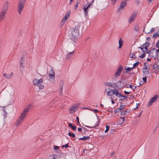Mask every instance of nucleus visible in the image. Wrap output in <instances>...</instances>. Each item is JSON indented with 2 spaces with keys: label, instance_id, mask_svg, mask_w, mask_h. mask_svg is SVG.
<instances>
[{
  "label": "nucleus",
  "instance_id": "1",
  "mask_svg": "<svg viewBox=\"0 0 159 159\" xmlns=\"http://www.w3.org/2000/svg\"><path fill=\"white\" fill-rule=\"evenodd\" d=\"M80 28V25L78 24L75 26L74 28H72L70 30L71 32V39L74 43L75 42L76 40H77L78 37L79 36V29Z\"/></svg>",
  "mask_w": 159,
  "mask_h": 159
},
{
  "label": "nucleus",
  "instance_id": "2",
  "mask_svg": "<svg viewBox=\"0 0 159 159\" xmlns=\"http://www.w3.org/2000/svg\"><path fill=\"white\" fill-rule=\"evenodd\" d=\"M28 111V110L27 108H25L24 110L21 114L20 116L16 122V125L17 126H18L23 122L24 117L26 115V113Z\"/></svg>",
  "mask_w": 159,
  "mask_h": 159
},
{
  "label": "nucleus",
  "instance_id": "3",
  "mask_svg": "<svg viewBox=\"0 0 159 159\" xmlns=\"http://www.w3.org/2000/svg\"><path fill=\"white\" fill-rule=\"evenodd\" d=\"M26 0H19L18 2V11L20 14H21V12L23 10Z\"/></svg>",
  "mask_w": 159,
  "mask_h": 159
},
{
  "label": "nucleus",
  "instance_id": "4",
  "mask_svg": "<svg viewBox=\"0 0 159 159\" xmlns=\"http://www.w3.org/2000/svg\"><path fill=\"white\" fill-rule=\"evenodd\" d=\"M159 97V95H155L148 102V104L147 105L148 107H149L153 103L156 102L158 98Z\"/></svg>",
  "mask_w": 159,
  "mask_h": 159
},
{
  "label": "nucleus",
  "instance_id": "5",
  "mask_svg": "<svg viewBox=\"0 0 159 159\" xmlns=\"http://www.w3.org/2000/svg\"><path fill=\"white\" fill-rule=\"evenodd\" d=\"M123 69V67L120 65L119 66L117 69V70L116 71L115 75L114 76V80H116V79L117 77L119 76L121 72Z\"/></svg>",
  "mask_w": 159,
  "mask_h": 159
},
{
  "label": "nucleus",
  "instance_id": "6",
  "mask_svg": "<svg viewBox=\"0 0 159 159\" xmlns=\"http://www.w3.org/2000/svg\"><path fill=\"white\" fill-rule=\"evenodd\" d=\"M149 65L145 63H144L143 67V72L144 75H146L149 73V69L148 68Z\"/></svg>",
  "mask_w": 159,
  "mask_h": 159
},
{
  "label": "nucleus",
  "instance_id": "7",
  "mask_svg": "<svg viewBox=\"0 0 159 159\" xmlns=\"http://www.w3.org/2000/svg\"><path fill=\"white\" fill-rule=\"evenodd\" d=\"M91 3H88L87 4L84 6L83 9L85 16H88L89 8L91 6Z\"/></svg>",
  "mask_w": 159,
  "mask_h": 159
},
{
  "label": "nucleus",
  "instance_id": "8",
  "mask_svg": "<svg viewBox=\"0 0 159 159\" xmlns=\"http://www.w3.org/2000/svg\"><path fill=\"white\" fill-rule=\"evenodd\" d=\"M150 45L149 42H146L144 43L141 45L140 47H139V48L141 49L142 51H143V50H144V49L147 50L148 48L149 47Z\"/></svg>",
  "mask_w": 159,
  "mask_h": 159
},
{
  "label": "nucleus",
  "instance_id": "9",
  "mask_svg": "<svg viewBox=\"0 0 159 159\" xmlns=\"http://www.w3.org/2000/svg\"><path fill=\"white\" fill-rule=\"evenodd\" d=\"M8 2L7 1L2 8L1 12L6 13L8 8Z\"/></svg>",
  "mask_w": 159,
  "mask_h": 159
},
{
  "label": "nucleus",
  "instance_id": "10",
  "mask_svg": "<svg viewBox=\"0 0 159 159\" xmlns=\"http://www.w3.org/2000/svg\"><path fill=\"white\" fill-rule=\"evenodd\" d=\"M137 13L136 12H134L132 14L131 16L130 17L128 20L129 23H130L131 22L134 21L135 17L136 16Z\"/></svg>",
  "mask_w": 159,
  "mask_h": 159
},
{
  "label": "nucleus",
  "instance_id": "11",
  "mask_svg": "<svg viewBox=\"0 0 159 159\" xmlns=\"http://www.w3.org/2000/svg\"><path fill=\"white\" fill-rule=\"evenodd\" d=\"M104 84L106 86H108V87L112 88L118 87V85L116 83H112L111 82H105L104 83Z\"/></svg>",
  "mask_w": 159,
  "mask_h": 159
},
{
  "label": "nucleus",
  "instance_id": "12",
  "mask_svg": "<svg viewBox=\"0 0 159 159\" xmlns=\"http://www.w3.org/2000/svg\"><path fill=\"white\" fill-rule=\"evenodd\" d=\"M33 84L34 85H37L38 86H39V84L43 82V79H40L38 80L37 79H35L33 80Z\"/></svg>",
  "mask_w": 159,
  "mask_h": 159
},
{
  "label": "nucleus",
  "instance_id": "13",
  "mask_svg": "<svg viewBox=\"0 0 159 159\" xmlns=\"http://www.w3.org/2000/svg\"><path fill=\"white\" fill-rule=\"evenodd\" d=\"M48 75L50 78L52 79L53 80L55 78V73L52 69H51L50 70V71L48 73Z\"/></svg>",
  "mask_w": 159,
  "mask_h": 159
},
{
  "label": "nucleus",
  "instance_id": "14",
  "mask_svg": "<svg viewBox=\"0 0 159 159\" xmlns=\"http://www.w3.org/2000/svg\"><path fill=\"white\" fill-rule=\"evenodd\" d=\"M127 1L125 0V2H121L120 7L118 9V11H119L120 10L123 9L125 6L126 5V1Z\"/></svg>",
  "mask_w": 159,
  "mask_h": 159
},
{
  "label": "nucleus",
  "instance_id": "15",
  "mask_svg": "<svg viewBox=\"0 0 159 159\" xmlns=\"http://www.w3.org/2000/svg\"><path fill=\"white\" fill-rule=\"evenodd\" d=\"M123 41L122 39L121 38H120L119 41V46L118 47V49H120L121 48L123 44Z\"/></svg>",
  "mask_w": 159,
  "mask_h": 159
},
{
  "label": "nucleus",
  "instance_id": "16",
  "mask_svg": "<svg viewBox=\"0 0 159 159\" xmlns=\"http://www.w3.org/2000/svg\"><path fill=\"white\" fill-rule=\"evenodd\" d=\"M74 53V51H73L72 52H70V53H68L66 56V59H68L70 58L73 55Z\"/></svg>",
  "mask_w": 159,
  "mask_h": 159
},
{
  "label": "nucleus",
  "instance_id": "17",
  "mask_svg": "<svg viewBox=\"0 0 159 159\" xmlns=\"http://www.w3.org/2000/svg\"><path fill=\"white\" fill-rule=\"evenodd\" d=\"M6 13L1 12L0 14V22L3 20L5 18V16Z\"/></svg>",
  "mask_w": 159,
  "mask_h": 159
},
{
  "label": "nucleus",
  "instance_id": "18",
  "mask_svg": "<svg viewBox=\"0 0 159 159\" xmlns=\"http://www.w3.org/2000/svg\"><path fill=\"white\" fill-rule=\"evenodd\" d=\"M23 57H22L21 58V61H20V70L22 71L23 70V69L24 68V66H22V64L23 63V62L24 61L23 60Z\"/></svg>",
  "mask_w": 159,
  "mask_h": 159
},
{
  "label": "nucleus",
  "instance_id": "19",
  "mask_svg": "<svg viewBox=\"0 0 159 159\" xmlns=\"http://www.w3.org/2000/svg\"><path fill=\"white\" fill-rule=\"evenodd\" d=\"M13 73H11V74H7L6 73H4L3 74V76L5 77L6 78L9 79L11 78L12 76Z\"/></svg>",
  "mask_w": 159,
  "mask_h": 159
},
{
  "label": "nucleus",
  "instance_id": "20",
  "mask_svg": "<svg viewBox=\"0 0 159 159\" xmlns=\"http://www.w3.org/2000/svg\"><path fill=\"white\" fill-rule=\"evenodd\" d=\"M70 11H68L65 15V17L64 18L66 20H67L68 19V18L70 16Z\"/></svg>",
  "mask_w": 159,
  "mask_h": 159
},
{
  "label": "nucleus",
  "instance_id": "21",
  "mask_svg": "<svg viewBox=\"0 0 159 159\" xmlns=\"http://www.w3.org/2000/svg\"><path fill=\"white\" fill-rule=\"evenodd\" d=\"M68 126L73 130H76V127L75 126H73L71 123L68 124Z\"/></svg>",
  "mask_w": 159,
  "mask_h": 159
},
{
  "label": "nucleus",
  "instance_id": "22",
  "mask_svg": "<svg viewBox=\"0 0 159 159\" xmlns=\"http://www.w3.org/2000/svg\"><path fill=\"white\" fill-rule=\"evenodd\" d=\"M142 52H143L141 55L139 56V57L142 58H143L145 57L146 54L145 53L146 52V51H144V50H143V51Z\"/></svg>",
  "mask_w": 159,
  "mask_h": 159
},
{
  "label": "nucleus",
  "instance_id": "23",
  "mask_svg": "<svg viewBox=\"0 0 159 159\" xmlns=\"http://www.w3.org/2000/svg\"><path fill=\"white\" fill-rule=\"evenodd\" d=\"M90 139V137L88 136H84L83 138H79V139L82 140H86L87 139Z\"/></svg>",
  "mask_w": 159,
  "mask_h": 159
},
{
  "label": "nucleus",
  "instance_id": "24",
  "mask_svg": "<svg viewBox=\"0 0 159 159\" xmlns=\"http://www.w3.org/2000/svg\"><path fill=\"white\" fill-rule=\"evenodd\" d=\"M63 83H62V84L61 85L60 87V89H59V93L61 95L62 94V89H63Z\"/></svg>",
  "mask_w": 159,
  "mask_h": 159
},
{
  "label": "nucleus",
  "instance_id": "25",
  "mask_svg": "<svg viewBox=\"0 0 159 159\" xmlns=\"http://www.w3.org/2000/svg\"><path fill=\"white\" fill-rule=\"evenodd\" d=\"M70 111H72L73 112H75L77 110V107L73 106H72L70 109Z\"/></svg>",
  "mask_w": 159,
  "mask_h": 159
},
{
  "label": "nucleus",
  "instance_id": "26",
  "mask_svg": "<svg viewBox=\"0 0 159 159\" xmlns=\"http://www.w3.org/2000/svg\"><path fill=\"white\" fill-rule=\"evenodd\" d=\"M134 29L137 32H138L139 31V26L138 24H136L135 25L134 28Z\"/></svg>",
  "mask_w": 159,
  "mask_h": 159
},
{
  "label": "nucleus",
  "instance_id": "27",
  "mask_svg": "<svg viewBox=\"0 0 159 159\" xmlns=\"http://www.w3.org/2000/svg\"><path fill=\"white\" fill-rule=\"evenodd\" d=\"M66 20H67L65 19L64 18H63L60 23V25H61V26H62L65 24Z\"/></svg>",
  "mask_w": 159,
  "mask_h": 159
},
{
  "label": "nucleus",
  "instance_id": "28",
  "mask_svg": "<svg viewBox=\"0 0 159 159\" xmlns=\"http://www.w3.org/2000/svg\"><path fill=\"white\" fill-rule=\"evenodd\" d=\"M151 54H150V55L152 57L154 58L155 59L157 57L158 58V56L157 55V53L156 54V55L155 56L154 55L153 52H151Z\"/></svg>",
  "mask_w": 159,
  "mask_h": 159
},
{
  "label": "nucleus",
  "instance_id": "29",
  "mask_svg": "<svg viewBox=\"0 0 159 159\" xmlns=\"http://www.w3.org/2000/svg\"><path fill=\"white\" fill-rule=\"evenodd\" d=\"M80 3V1L79 0H77L76 1V4H75V10H76L77 9V7H78V4Z\"/></svg>",
  "mask_w": 159,
  "mask_h": 159
},
{
  "label": "nucleus",
  "instance_id": "30",
  "mask_svg": "<svg viewBox=\"0 0 159 159\" xmlns=\"http://www.w3.org/2000/svg\"><path fill=\"white\" fill-rule=\"evenodd\" d=\"M2 110H3L4 111V113H3V115L4 116V118L5 119L7 117V113L6 112V110H5V109H2Z\"/></svg>",
  "mask_w": 159,
  "mask_h": 159
},
{
  "label": "nucleus",
  "instance_id": "31",
  "mask_svg": "<svg viewBox=\"0 0 159 159\" xmlns=\"http://www.w3.org/2000/svg\"><path fill=\"white\" fill-rule=\"evenodd\" d=\"M68 135L70 137H72L73 138H75V135L74 133H71L70 132H69L68 133Z\"/></svg>",
  "mask_w": 159,
  "mask_h": 159
},
{
  "label": "nucleus",
  "instance_id": "32",
  "mask_svg": "<svg viewBox=\"0 0 159 159\" xmlns=\"http://www.w3.org/2000/svg\"><path fill=\"white\" fill-rule=\"evenodd\" d=\"M140 64V62H139V61H137L134 64L132 67L133 68H135L136 67L139 65V64Z\"/></svg>",
  "mask_w": 159,
  "mask_h": 159
},
{
  "label": "nucleus",
  "instance_id": "33",
  "mask_svg": "<svg viewBox=\"0 0 159 159\" xmlns=\"http://www.w3.org/2000/svg\"><path fill=\"white\" fill-rule=\"evenodd\" d=\"M155 70L157 71H159V65H157V64H156V66H155Z\"/></svg>",
  "mask_w": 159,
  "mask_h": 159
},
{
  "label": "nucleus",
  "instance_id": "34",
  "mask_svg": "<svg viewBox=\"0 0 159 159\" xmlns=\"http://www.w3.org/2000/svg\"><path fill=\"white\" fill-rule=\"evenodd\" d=\"M130 56L131 58H132L133 59H136V57L135 54L132 53L130 54Z\"/></svg>",
  "mask_w": 159,
  "mask_h": 159
},
{
  "label": "nucleus",
  "instance_id": "35",
  "mask_svg": "<svg viewBox=\"0 0 159 159\" xmlns=\"http://www.w3.org/2000/svg\"><path fill=\"white\" fill-rule=\"evenodd\" d=\"M127 81H126V79H122V84L123 86H124V85L125 84H126L127 83ZM123 87H124L123 86Z\"/></svg>",
  "mask_w": 159,
  "mask_h": 159
},
{
  "label": "nucleus",
  "instance_id": "36",
  "mask_svg": "<svg viewBox=\"0 0 159 159\" xmlns=\"http://www.w3.org/2000/svg\"><path fill=\"white\" fill-rule=\"evenodd\" d=\"M111 91L109 90V91L107 92V96H111L113 95L112 94V93H111Z\"/></svg>",
  "mask_w": 159,
  "mask_h": 159
},
{
  "label": "nucleus",
  "instance_id": "37",
  "mask_svg": "<svg viewBox=\"0 0 159 159\" xmlns=\"http://www.w3.org/2000/svg\"><path fill=\"white\" fill-rule=\"evenodd\" d=\"M53 159H60V157L58 156L57 155H54L53 157Z\"/></svg>",
  "mask_w": 159,
  "mask_h": 159
},
{
  "label": "nucleus",
  "instance_id": "38",
  "mask_svg": "<svg viewBox=\"0 0 159 159\" xmlns=\"http://www.w3.org/2000/svg\"><path fill=\"white\" fill-rule=\"evenodd\" d=\"M125 107V105H121L120 106V107L119 108L122 111L123 109Z\"/></svg>",
  "mask_w": 159,
  "mask_h": 159
},
{
  "label": "nucleus",
  "instance_id": "39",
  "mask_svg": "<svg viewBox=\"0 0 159 159\" xmlns=\"http://www.w3.org/2000/svg\"><path fill=\"white\" fill-rule=\"evenodd\" d=\"M121 111L119 108H117L114 111L115 113H118V112H120Z\"/></svg>",
  "mask_w": 159,
  "mask_h": 159
},
{
  "label": "nucleus",
  "instance_id": "40",
  "mask_svg": "<svg viewBox=\"0 0 159 159\" xmlns=\"http://www.w3.org/2000/svg\"><path fill=\"white\" fill-rule=\"evenodd\" d=\"M106 129L105 131V132L106 133H107L108 131V130H109L110 127L109 125H107L106 126Z\"/></svg>",
  "mask_w": 159,
  "mask_h": 159
},
{
  "label": "nucleus",
  "instance_id": "41",
  "mask_svg": "<svg viewBox=\"0 0 159 159\" xmlns=\"http://www.w3.org/2000/svg\"><path fill=\"white\" fill-rule=\"evenodd\" d=\"M129 88L132 89L133 90L135 89L136 88V87L135 86H133L132 85H130L129 87Z\"/></svg>",
  "mask_w": 159,
  "mask_h": 159
},
{
  "label": "nucleus",
  "instance_id": "42",
  "mask_svg": "<svg viewBox=\"0 0 159 159\" xmlns=\"http://www.w3.org/2000/svg\"><path fill=\"white\" fill-rule=\"evenodd\" d=\"M159 35V34L158 33H155L153 36V37L156 38L158 37Z\"/></svg>",
  "mask_w": 159,
  "mask_h": 159
},
{
  "label": "nucleus",
  "instance_id": "43",
  "mask_svg": "<svg viewBox=\"0 0 159 159\" xmlns=\"http://www.w3.org/2000/svg\"><path fill=\"white\" fill-rule=\"evenodd\" d=\"M132 69H133V67L131 68V67H128L126 69V68L125 67V70H126L128 71H131Z\"/></svg>",
  "mask_w": 159,
  "mask_h": 159
},
{
  "label": "nucleus",
  "instance_id": "44",
  "mask_svg": "<svg viewBox=\"0 0 159 159\" xmlns=\"http://www.w3.org/2000/svg\"><path fill=\"white\" fill-rule=\"evenodd\" d=\"M112 92V94H115V95H117V94L118 93V90L117 89L115 90V92Z\"/></svg>",
  "mask_w": 159,
  "mask_h": 159
},
{
  "label": "nucleus",
  "instance_id": "45",
  "mask_svg": "<svg viewBox=\"0 0 159 159\" xmlns=\"http://www.w3.org/2000/svg\"><path fill=\"white\" fill-rule=\"evenodd\" d=\"M144 51H146V53H147V54H149V56H148L149 57L150 56V54H151V52L150 51L148 50V49H147V50H144Z\"/></svg>",
  "mask_w": 159,
  "mask_h": 159
},
{
  "label": "nucleus",
  "instance_id": "46",
  "mask_svg": "<svg viewBox=\"0 0 159 159\" xmlns=\"http://www.w3.org/2000/svg\"><path fill=\"white\" fill-rule=\"evenodd\" d=\"M127 113H126V111H125V110H123L122 111H121V112L120 113V115H125Z\"/></svg>",
  "mask_w": 159,
  "mask_h": 159
},
{
  "label": "nucleus",
  "instance_id": "47",
  "mask_svg": "<svg viewBox=\"0 0 159 159\" xmlns=\"http://www.w3.org/2000/svg\"><path fill=\"white\" fill-rule=\"evenodd\" d=\"M155 30V29L154 28H152L151 29V30H150V31L149 32H148L147 33L148 34H150V33H151L152 32H153Z\"/></svg>",
  "mask_w": 159,
  "mask_h": 159
},
{
  "label": "nucleus",
  "instance_id": "48",
  "mask_svg": "<svg viewBox=\"0 0 159 159\" xmlns=\"http://www.w3.org/2000/svg\"><path fill=\"white\" fill-rule=\"evenodd\" d=\"M143 81L144 83L147 82V76H145V77H143Z\"/></svg>",
  "mask_w": 159,
  "mask_h": 159
},
{
  "label": "nucleus",
  "instance_id": "49",
  "mask_svg": "<svg viewBox=\"0 0 159 159\" xmlns=\"http://www.w3.org/2000/svg\"><path fill=\"white\" fill-rule=\"evenodd\" d=\"M116 96H117L118 98H120L121 97H122L123 96V95L120 93H118L117 94V95H116Z\"/></svg>",
  "mask_w": 159,
  "mask_h": 159
},
{
  "label": "nucleus",
  "instance_id": "50",
  "mask_svg": "<svg viewBox=\"0 0 159 159\" xmlns=\"http://www.w3.org/2000/svg\"><path fill=\"white\" fill-rule=\"evenodd\" d=\"M65 147V148H67L69 147V145L68 144H66L65 145H62V148H63L64 147Z\"/></svg>",
  "mask_w": 159,
  "mask_h": 159
},
{
  "label": "nucleus",
  "instance_id": "51",
  "mask_svg": "<svg viewBox=\"0 0 159 159\" xmlns=\"http://www.w3.org/2000/svg\"><path fill=\"white\" fill-rule=\"evenodd\" d=\"M117 0H111V2L112 4L113 5H114L116 2Z\"/></svg>",
  "mask_w": 159,
  "mask_h": 159
},
{
  "label": "nucleus",
  "instance_id": "52",
  "mask_svg": "<svg viewBox=\"0 0 159 159\" xmlns=\"http://www.w3.org/2000/svg\"><path fill=\"white\" fill-rule=\"evenodd\" d=\"M135 2L137 5H139V4H140L139 0H135Z\"/></svg>",
  "mask_w": 159,
  "mask_h": 159
},
{
  "label": "nucleus",
  "instance_id": "53",
  "mask_svg": "<svg viewBox=\"0 0 159 159\" xmlns=\"http://www.w3.org/2000/svg\"><path fill=\"white\" fill-rule=\"evenodd\" d=\"M80 127H82L83 129H84L85 132H89V130L88 129H86L84 127H82L81 125H80Z\"/></svg>",
  "mask_w": 159,
  "mask_h": 159
},
{
  "label": "nucleus",
  "instance_id": "54",
  "mask_svg": "<svg viewBox=\"0 0 159 159\" xmlns=\"http://www.w3.org/2000/svg\"><path fill=\"white\" fill-rule=\"evenodd\" d=\"M39 85V89H43V88H44V86L43 85Z\"/></svg>",
  "mask_w": 159,
  "mask_h": 159
},
{
  "label": "nucleus",
  "instance_id": "55",
  "mask_svg": "<svg viewBox=\"0 0 159 159\" xmlns=\"http://www.w3.org/2000/svg\"><path fill=\"white\" fill-rule=\"evenodd\" d=\"M156 46L157 48H159V40L158 42L156 43Z\"/></svg>",
  "mask_w": 159,
  "mask_h": 159
},
{
  "label": "nucleus",
  "instance_id": "56",
  "mask_svg": "<svg viewBox=\"0 0 159 159\" xmlns=\"http://www.w3.org/2000/svg\"><path fill=\"white\" fill-rule=\"evenodd\" d=\"M84 126L85 127H87V128H95L96 126H93V127H90L86 125H84Z\"/></svg>",
  "mask_w": 159,
  "mask_h": 159
},
{
  "label": "nucleus",
  "instance_id": "57",
  "mask_svg": "<svg viewBox=\"0 0 159 159\" xmlns=\"http://www.w3.org/2000/svg\"><path fill=\"white\" fill-rule=\"evenodd\" d=\"M76 119L77 120V122L78 124H80L79 118L77 116L76 117Z\"/></svg>",
  "mask_w": 159,
  "mask_h": 159
},
{
  "label": "nucleus",
  "instance_id": "58",
  "mask_svg": "<svg viewBox=\"0 0 159 159\" xmlns=\"http://www.w3.org/2000/svg\"><path fill=\"white\" fill-rule=\"evenodd\" d=\"M117 89H116L115 88H114L113 90H112V89H109V90L111 91H112V92H115V90H116Z\"/></svg>",
  "mask_w": 159,
  "mask_h": 159
},
{
  "label": "nucleus",
  "instance_id": "59",
  "mask_svg": "<svg viewBox=\"0 0 159 159\" xmlns=\"http://www.w3.org/2000/svg\"><path fill=\"white\" fill-rule=\"evenodd\" d=\"M158 52H159V48L157 50H156V52H155V53H157V56H158Z\"/></svg>",
  "mask_w": 159,
  "mask_h": 159
},
{
  "label": "nucleus",
  "instance_id": "60",
  "mask_svg": "<svg viewBox=\"0 0 159 159\" xmlns=\"http://www.w3.org/2000/svg\"><path fill=\"white\" fill-rule=\"evenodd\" d=\"M124 93H125V94H129V92H128L126 91H124Z\"/></svg>",
  "mask_w": 159,
  "mask_h": 159
},
{
  "label": "nucleus",
  "instance_id": "61",
  "mask_svg": "<svg viewBox=\"0 0 159 159\" xmlns=\"http://www.w3.org/2000/svg\"><path fill=\"white\" fill-rule=\"evenodd\" d=\"M93 111L96 113H97L98 112V110L96 109L93 110Z\"/></svg>",
  "mask_w": 159,
  "mask_h": 159
},
{
  "label": "nucleus",
  "instance_id": "62",
  "mask_svg": "<svg viewBox=\"0 0 159 159\" xmlns=\"http://www.w3.org/2000/svg\"><path fill=\"white\" fill-rule=\"evenodd\" d=\"M58 148H59V147H58L57 146H55L54 147V149L55 150H56V149H57Z\"/></svg>",
  "mask_w": 159,
  "mask_h": 159
},
{
  "label": "nucleus",
  "instance_id": "63",
  "mask_svg": "<svg viewBox=\"0 0 159 159\" xmlns=\"http://www.w3.org/2000/svg\"><path fill=\"white\" fill-rule=\"evenodd\" d=\"M125 111H126V113L127 114V113H129V112L130 111V110L127 109V110H125Z\"/></svg>",
  "mask_w": 159,
  "mask_h": 159
},
{
  "label": "nucleus",
  "instance_id": "64",
  "mask_svg": "<svg viewBox=\"0 0 159 159\" xmlns=\"http://www.w3.org/2000/svg\"><path fill=\"white\" fill-rule=\"evenodd\" d=\"M115 152L114 151L112 152H111V156H112L115 154Z\"/></svg>",
  "mask_w": 159,
  "mask_h": 159
}]
</instances>
